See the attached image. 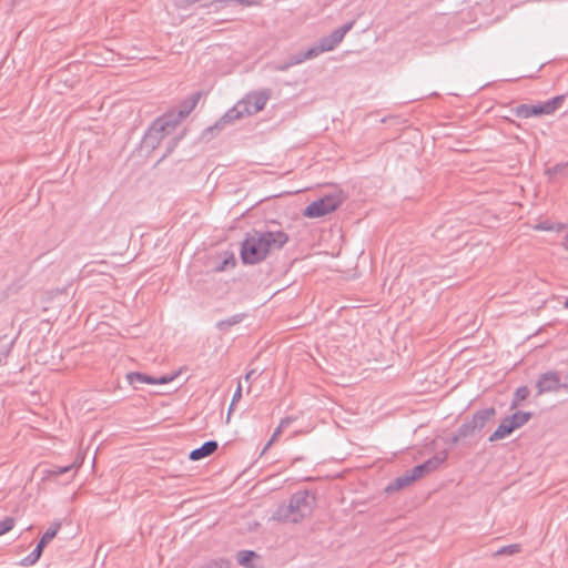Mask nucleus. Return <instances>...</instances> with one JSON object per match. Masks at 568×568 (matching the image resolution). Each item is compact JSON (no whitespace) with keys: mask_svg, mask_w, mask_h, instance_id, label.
Returning <instances> with one entry per match:
<instances>
[{"mask_svg":"<svg viewBox=\"0 0 568 568\" xmlns=\"http://www.w3.org/2000/svg\"><path fill=\"white\" fill-rule=\"evenodd\" d=\"M290 236L282 230L257 231L252 230L241 245V260L243 264L255 265L263 262L271 252L278 251L288 242Z\"/></svg>","mask_w":568,"mask_h":568,"instance_id":"1","label":"nucleus"},{"mask_svg":"<svg viewBox=\"0 0 568 568\" xmlns=\"http://www.w3.org/2000/svg\"><path fill=\"white\" fill-rule=\"evenodd\" d=\"M314 506V494H311L307 489L298 490L290 497L286 504H281L276 508L272 519L297 524L312 514Z\"/></svg>","mask_w":568,"mask_h":568,"instance_id":"2","label":"nucleus"},{"mask_svg":"<svg viewBox=\"0 0 568 568\" xmlns=\"http://www.w3.org/2000/svg\"><path fill=\"white\" fill-rule=\"evenodd\" d=\"M354 24L355 20H352L334 30L329 36L321 38L318 43L306 50L296 62L300 63L313 59L321 53L334 50L343 41L345 34L353 29Z\"/></svg>","mask_w":568,"mask_h":568,"instance_id":"3","label":"nucleus"},{"mask_svg":"<svg viewBox=\"0 0 568 568\" xmlns=\"http://www.w3.org/2000/svg\"><path fill=\"white\" fill-rule=\"evenodd\" d=\"M566 97L557 95L547 101L538 102L536 104L523 103L511 109L514 115L520 119H528L532 116H542L554 114L561 108Z\"/></svg>","mask_w":568,"mask_h":568,"instance_id":"4","label":"nucleus"},{"mask_svg":"<svg viewBox=\"0 0 568 568\" xmlns=\"http://www.w3.org/2000/svg\"><path fill=\"white\" fill-rule=\"evenodd\" d=\"M344 201L345 196L342 191H334L308 204L303 215L308 219L325 216L337 210Z\"/></svg>","mask_w":568,"mask_h":568,"instance_id":"5","label":"nucleus"},{"mask_svg":"<svg viewBox=\"0 0 568 568\" xmlns=\"http://www.w3.org/2000/svg\"><path fill=\"white\" fill-rule=\"evenodd\" d=\"M176 129V121L172 120V115H163L158 118L144 135L143 143L146 148L154 150L159 146L161 141L174 132Z\"/></svg>","mask_w":568,"mask_h":568,"instance_id":"6","label":"nucleus"},{"mask_svg":"<svg viewBox=\"0 0 568 568\" xmlns=\"http://www.w3.org/2000/svg\"><path fill=\"white\" fill-rule=\"evenodd\" d=\"M496 415L494 407L477 410L470 420L463 423L459 427V437L468 438L474 437L477 432L481 430L487 423L493 420Z\"/></svg>","mask_w":568,"mask_h":568,"instance_id":"7","label":"nucleus"},{"mask_svg":"<svg viewBox=\"0 0 568 568\" xmlns=\"http://www.w3.org/2000/svg\"><path fill=\"white\" fill-rule=\"evenodd\" d=\"M270 98L267 91L254 92L247 94L241 102L243 104V111H246V115L256 114L262 111Z\"/></svg>","mask_w":568,"mask_h":568,"instance_id":"8","label":"nucleus"},{"mask_svg":"<svg viewBox=\"0 0 568 568\" xmlns=\"http://www.w3.org/2000/svg\"><path fill=\"white\" fill-rule=\"evenodd\" d=\"M537 395L545 393L557 392L564 388V384L560 383V378L557 372H546L539 376L536 382Z\"/></svg>","mask_w":568,"mask_h":568,"instance_id":"9","label":"nucleus"},{"mask_svg":"<svg viewBox=\"0 0 568 568\" xmlns=\"http://www.w3.org/2000/svg\"><path fill=\"white\" fill-rule=\"evenodd\" d=\"M246 115V111H243V104L240 101L235 106L231 108L225 112V114L213 125L207 129V131L213 130H222L226 124L233 123L236 120H240Z\"/></svg>","mask_w":568,"mask_h":568,"instance_id":"10","label":"nucleus"},{"mask_svg":"<svg viewBox=\"0 0 568 568\" xmlns=\"http://www.w3.org/2000/svg\"><path fill=\"white\" fill-rule=\"evenodd\" d=\"M202 97L201 92H195L192 94L189 99L184 100L179 109L178 115H172V120L176 121V125L180 123V121L184 118H186L197 105L200 99Z\"/></svg>","mask_w":568,"mask_h":568,"instance_id":"11","label":"nucleus"},{"mask_svg":"<svg viewBox=\"0 0 568 568\" xmlns=\"http://www.w3.org/2000/svg\"><path fill=\"white\" fill-rule=\"evenodd\" d=\"M414 481H416V478L414 477L413 473L409 469L405 474L396 477L393 481H390L386 486L385 491L390 494L400 490L405 487L410 486Z\"/></svg>","mask_w":568,"mask_h":568,"instance_id":"12","label":"nucleus"},{"mask_svg":"<svg viewBox=\"0 0 568 568\" xmlns=\"http://www.w3.org/2000/svg\"><path fill=\"white\" fill-rule=\"evenodd\" d=\"M217 447L219 444L215 440L205 442L201 447L193 449L189 454V458L194 462L200 460L212 455L217 449Z\"/></svg>","mask_w":568,"mask_h":568,"instance_id":"13","label":"nucleus"},{"mask_svg":"<svg viewBox=\"0 0 568 568\" xmlns=\"http://www.w3.org/2000/svg\"><path fill=\"white\" fill-rule=\"evenodd\" d=\"M514 430V426L511 425L507 416L501 420L496 430L489 436L488 440L493 443L504 439L505 437L509 436Z\"/></svg>","mask_w":568,"mask_h":568,"instance_id":"14","label":"nucleus"},{"mask_svg":"<svg viewBox=\"0 0 568 568\" xmlns=\"http://www.w3.org/2000/svg\"><path fill=\"white\" fill-rule=\"evenodd\" d=\"M126 381L131 386L138 388L139 384L155 383V377L139 372H131L126 374Z\"/></svg>","mask_w":568,"mask_h":568,"instance_id":"15","label":"nucleus"},{"mask_svg":"<svg viewBox=\"0 0 568 568\" xmlns=\"http://www.w3.org/2000/svg\"><path fill=\"white\" fill-rule=\"evenodd\" d=\"M532 414L530 412H516L508 416L509 422L514 426V429H518L530 420Z\"/></svg>","mask_w":568,"mask_h":568,"instance_id":"16","label":"nucleus"},{"mask_svg":"<svg viewBox=\"0 0 568 568\" xmlns=\"http://www.w3.org/2000/svg\"><path fill=\"white\" fill-rule=\"evenodd\" d=\"M448 457L447 450H442L435 454L433 457L424 462L427 466V468L432 471L437 469Z\"/></svg>","mask_w":568,"mask_h":568,"instance_id":"17","label":"nucleus"},{"mask_svg":"<svg viewBox=\"0 0 568 568\" xmlns=\"http://www.w3.org/2000/svg\"><path fill=\"white\" fill-rule=\"evenodd\" d=\"M244 318V314H235L230 318L217 322L216 327L220 331H227L231 326L240 324Z\"/></svg>","mask_w":568,"mask_h":568,"instance_id":"18","label":"nucleus"},{"mask_svg":"<svg viewBox=\"0 0 568 568\" xmlns=\"http://www.w3.org/2000/svg\"><path fill=\"white\" fill-rule=\"evenodd\" d=\"M545 173L549 176V179L557 174L561 176H568V161L564 163H557L556 165L546 169Z\"/></svg>","mask_w":568,"mask_h":568,"instance_id":"19","label":"nucleus"},{"mask_svg":"<svg viewBox=\"0 0 568 568\" xmlns=\"http://www.w3.org/2000/svg\"><path fill=\"white\" fill-rule=\"evenodd\" d=\"M530 390L527 386H520L516 389L514 398L510 404V408L514 409L519 405V402L528 398Z\"/></svg>","mask_w":568,"mask_h":568,"instance_id":"20","label":"nucleus"},{"mask_svg":"<svg viewBox=\"0 0 568 568\" xmlns=\"http://www.w3.org/2000/svg\"><path fill=\"white\" fill-rule=\"evenodd\" d=\"M520 550H521V546L519 544H511V545L504 546V547L499 548L497 551L494 552V556L495 557L513 556V555L520 552Z\"/></svg>","mask_w":568,"mask_h":568,"instance_id":"21","label":"nucleus"},{"mask_svg":"<svg viewBox=\"0 0 568 568\" xmlns=\"http://www.w3.org/2000/svg\"><path fill=\"white\" fill-rule=\"evenodd\" d=\"M256 557V554L253 550H241L236 555V560L241 566L250 567L253 558Z\"/></svg>","mask_w":568,"mask_h":568,"instance_id":"22","label":"nucleus"},{"mask_svg":"<svg viewBox=\"0 0 568 568\" xmlns=\"http://www.w3.org/2000/svg\"><path fill=\"white\" fill-rule=\"evenodd\" d=\"M230 2L240 3V4L246 6V7H252V6L258 4L260 0H213L210 2V6H214L217 9L221 7V4L230 3Z\"/></svg>","mask_w":568,"mask_h":568,"instance_id":"23","label":"nucleus"},{"mask_svg":"<svg viewBox=\"0 0 568 568\" xmlns=\"http://www.w3.org/2000/svg\"><path fill=\"white\" fill-rule=\"evenodd\" d=\"M232 562L225 558H216L206 562L204 566L200 568H231Z\"/></svg>","mask_w":568,"mask_h":568,"instance_id":"24","label":"nucleus"},{"mask_svg":"<svg viewBox=\"0 0 568 568\" xmlns=\"http://www.w3.org/2000/svg\"><path fill=\"white\" fill-rule=\"evenodd\" d=\"M61 528L60 523H52L45 532L41 536L45 541L50 542L58 534Z\"/></svg>","mask_w":568,"mask_h":568,"instance_id":"25","label":"nucleus"},{"mask_svg":"<svg viewBox=\"0 0 568 568\" xmlns=\"http://www.w3.org/2000/svg\"><path fill=\"white\" fill-rule=\"evenodd\" d=\"M410 471L413 473V475L416 478V480L422 478V477H424L426 474L430 473V470L427 468L425 463L419 464V465L413 467L410 469Z\"/></svg>","mask_w":568,"mask_h":568,"instance_id":"26","label":"nucleus"},{"mask_svg":"<svg viewBox=\"0 0 568 568\" xmlns=\"http://www.w3.org/2000/svg\"><path fill=\"white\" fill-rule=\"evenodd\" d=\"M41 555L37 552L36 548L21 560L22 566H32L34 565L39 559Z\"/></svg>","mask_w":568,"mask_h":568,"instance_id":"27","label":"nucleus"},{"mask_svg":"<svg viewBox=\"0 0 568 568\" xmlns=\"http://www.w3.org/2000/svg\"><path fill=\"white\" fill-rule=\"evenodd\" d=\"M14 526V520L11 517H7L0 521V536L10 531Z\"/></svg>","mask_w":568,"mask_h":568,"instance_id":"28","label":"nucleus"},{"mask_svg":"<svg viewBox=\"0 0 568 568\" xmlns=\"http://www.w3.org/2000/svg\"><path fill=\"white\" fill-rule=\"evenodd\" d=\"M283 433V428L277 426L275 428V430L273 432L270 440L266 443V445L264 446L263 450H262V454H264L271 446L272 444L281 436V434Z\"/></svg>","mask_w":568,"mask_h":568,"instance_id":"29","label":"nucleus"},{"mask_svg":"<svg viewBox=\"0 0 568 568\" xmlns=\"http://www.w3.org/2000/svg\"><path fill=\"white\" fill-rule=\"evenodd\" d=\"M236 262H235V258L233 255H231L230 257L225 258L221 265L216 266V271L217 272H221L223 270L226 268L227 265H231V266H235Z\"/></svg>","mask_w":568,"mask_h":568,"instance_id":"30","label":"nucleus"},{"mask_svg":"<svg viewBox=\"0 0 568 568\" xmlns=\"http://www.w3.org/2000/svg\"><path fill=\"white\" fill-rule=\"evenodd\" d=\"M174 377H175V375H171V376L163 375V376H161L159 378H155V383H153V384L154 385L155 384H168V383L172 382L174 379Z\"/></svg>","mask_w":568,"mask_h":568,"instance_id":"31","label":"nucleus"},{"mask_svg":"<svg viewBox=\"0 0 568 568\" xmlns=\"http://www.w3.org/2000/svg\"><path fill=\"white\" fill-rule=\"evenodd\" d=\"M242 397V385L239 383L237 388L235 389L233 397H232V405H235Z\"/></svg>","mask_w":568,"mask_h":568,"instance_id":"32","label":"nucleus"},{"mask_svg":"<svg viewBox=\"0 0 568 568\" xmlns=\"http://www.w3.org/2000/svg\"><path fill=\"white\" fill-rule=\"evenodd\" d=\"M71 469H72V466L54 467V469H52L50 473L55 475V476H59L61 474L68 473Z\"/></svg>","mask_w":568,"mask_h":568,"instance_id":"33","label":"nucleus"},{"mask_svg":"<svg viewBox=\"0 0 568 568\" xmlns=\"http://www.w3.org/2000/svg\"><path fill=\"white\" fill-rule=\"evenodd\" d=\"M295 420V418L293 417H285L283 418L278 426L282 427L283 429H285L286 427H288Z\"/></svg>","mask_w":568,"mask_h":568,"instance_id":"34","label":"nucleus"},{"mask_svg":"<svg viewBox=\"0 0 568 568\" xmlns=\"http://www.w3.org/2000/svg\"><path fill=\"white\" fill-rule=\"evenodd\" d=\"M49 542L45 541L43 538H40V540L38 541V545L36 546V550L37 552H39L40 555H42V551L43 549L45 548V546L48 545Z\"/></svg>","mask_w":568,"mask_h":568,"instance_id":"35","label":"nucleus"},{"mask_svg":"<svg viewBox=\"0 0 568 568\" xmlns=\"http://www.w3.org/2000/svg\"><path fill=\"white\" fill-rule=\"evenodd\" d=\"M49 542L45 541L43 538H40V540L38 541V545L36 546V550L37 552H39L40 555H42V551L43 549L45 548V546L48 545Z\"/></svg>","mask_w":568,"mask_h":568,"instance_id":"36","label":"nucleus"},{"mask_svg":"<svg viewBox=\"0 0 568 568\" xmlns=\"http://www.w3.org/2000/svg\"><path fill=\"white\" fill-rule=\"evenodd\" d=\"M49 542L45 541L43 538H40V540L38 541V545L36 546V550L37 552H39L40 555H42V551L43 549L45 548V546L48 545Z\"/></svg>","mask_w":568,"mask_h":568,"instance_id":"37","label":"nucleus"},{"mask_svg":"<svg viewBox=\"0 0 568 568\" xmlns=\"http://www.w3.org/2000/svg\"><path fill=\"white\" fill-rule=\"evenodd\" d=\"M258 376V373L256 369H251L246 373L245 375V381L246 382H251L253 381L254 378H256Z\"/></svg>","mask_w":568,"mask_h":568,"instance_id":"38","label":"nucleus"},{"mask_svg":"<svg viewBox=\"0 0 568 568\" xmlns=\"http://www.w3.org/2000/svg\"><path fill=\"white\" fill-rule=\"evenodd\" d=\"M460 439H464V437H459V430L457 429L456 433L452 436L450 442L452 444H457Z\"/></svg>","mask_w":568,"mask_h":568,"instance_id":"39","label":"nucleus"},{"mask_svg":"<svg viewBox=\"0 0 568 568\" xmlns=\"http://www.w3.org/2000/svg\"><path fill=\"white\" fill-rule=\"evenodd\" d=\"M176 143H178V140H176V139H173V140L170 142V145H169V148H168V151H166V153H165L163 156H166L170 152H172V151H173V149L175 148Z\"/></svg>","mask_w":568,"mask_h":568,"instance_id":"40","label":"nucleus"},{"mask_svg":"<svg viewBox=\"0 0 568 568\" xmlns=\"http://www.w3.org/2000/svg\"><path fill=\"white\" fill-rule=\"evenodd\" d=\"M233 409H234V405L231 404L230 407H229L227 420L230 419V415H231Z\"/></svg>","mask_w":568,"mask_h":568,"instance_id":"41","label":"nucleus"},{"mask_svg":"<svg viewBox=\"0 0 568 568\" xmlns=\"http://www.w3.org/2000/svg\"><path fill=\"white\" fill-rule=\"evenodd\" d=\"M564 246L568 250V234L565 236Z\"/></svg>","mask_w":568,"mask_h":568,"instance_id":"42","label":"nucleus"},{"mask_svg":"<svg viewBox=\"0 0 568 568\" xmlns=\"http://www.w3.org/2000/svg\"><path fill=\"white\" fill-rule=\"evenodd\" d=\"M565 307L568 308V297L565 301Z\"/></svg>","mask_w":568,"mask_h":568,"instance_id":"43","label":"nucleus"}]
</instances>
